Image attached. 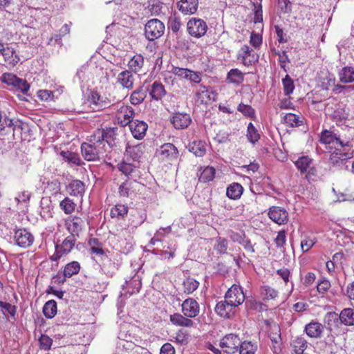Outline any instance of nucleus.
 Returning a JSON list of instances; mask_svg holds the SVG:
<instances>
[{
    "label": "nucleus",
    "mask_w": 354,
    "mask_h": 354,
    "mask_svg": "<svg viewBox=\"0 0 354 354\" xmlns=\"http://www.w3.org/2000/svg\"><path fill=\"white\" fill-rule=\"evenodd\" d=\"M320 142L325 145H328L330 148L346 147L351 145L348 138L343 136L339 132L332 130L325 129L321 133Z\"/></svg>",
    "instance_id": "nucleus-1"
},
{
    "label": "nucleus",
    "mask_w": 354,
    "mask_h": 354,
    "mask_svg": "<svg viewBox=\"0 0 354 354\" xmlns=\"http://www.w3.org/2000/svg\"><path fill=\"white\" fill-rule=\"evenodd\" d=\"M165 24L158 19H152L145 26V35L149 41L160 38L165 32Z\"/></svg>",
    "instance_id": "nucleus-2"
},
{
    "label": "nucleus",
    "mask_w": 354,
    "mask_h": 354,
    "mask_svg": "<svg viewBox=\"0 0 354 354\" xmlns=\"http://www.w3.org/2000/svg\"><path fill=\"white\" fill-rule=\"evenodd\" d=\"M75 242L76 238L73 235L68 236L62 244H56L55 253L50 257V259L57 261L63 256L68 254L73 248Z\"/></svg>",
    "instance_id": "nucleus-3"
},
{
    "label": "nucleus",
    "mask_w": 354,
    "mask_h": 354,
    "mask_svg": "<svg viewBox=\"0 0 354 354\" xmlns=\"http://www.w3.org/2000/svg\"><path fill=\"white\" fill-rule=\"evenodd\" d=\"M208 29L207 23L199 18L193 17L187 24L188 33L194 37L201 38L203 37Z\"/></svg>",
    "instance_id": "nucleus-4"
},
{
    "label": "nucleus",
    "mask_w": 354,
    "mask_h": 354,
    "mask_svg": "<svg viewBox=\"0 0 354 354\" xmlns=\"http://www.w3.org/2000/svg\"><path fill=\"white\" fill-rule=\"evenodd\" d=\"M353 157L352 145L349 147L336 148L329 157L330 162L333 165H339L344 161Z\"/></svg>",
    "instance_id": "nucleus-5"
},
{
    "label": "nucleus",
    "mask_w": 354,
    "mask_h": 354,
    "mask_svg": "<svg viewBox=\"0 0 354 354\" xmlns=\"http://www.w3.org/2000/svg\"><path fill=\"white\" fill-rule=\"evenodd\" d=\"M156 155L162 161L172 162L177 160L178 151L173 144L165 143L156 150Z\"/></svg>",
    "instance_id": "nucleus-6"
},
{
    "label": "nucleus",
    "mask_w": 354,
    "mask_h": 354,
    "mask_svg": "<svg viewBox=\"0 0 354 354\" xmlns=\"http://www.w3.org/2000/svg\"><path fill=\"white\" fill-rule=\"evenodd\" d=\"M241 339L238 335L227 334L220 342V346L223 352L227 354H234L238 351L240 347Z\"/></svg>",
    "instance_id": "nucleus-7"
},
{
    "label": "nucleus",
    "mask_w": 354,
    "mask_h": 354,
    "mask_svg": "<svg viewBox=\"0 0 354 354\" xmlns=\"http://www.w3.org/2000/svg\"><path fill=\"white\" fill-rule=\"evenodd\" d=\"M117 119L122 127L129 125L131 123L134 115V110L130 106H125L120 103L117 104Z\"/></svg>",
    "instance_id": "nucleus-8"
},
{
    "label": "nucleus",
    "mask_w": 354,
    "mask_h": 354,
    "mask_svg": "<svg viewBox=\"0 0 354 354\" xmlns=\"http://www.w3.org/2000/svg\"><path fill=\"white\" fill-rule=\"evenodd\" d=\"M225 299H227L236 308L243 303L245 295L241 286L234 284L228 289L225 295Z\"/></svg>",
    "instance_id": "nucleus-9"
},
{
    "label": "nucleus",
    "mask_w": 354,
    "mask_h": 354,
    "mask_svg": "<svg viewBox=\"0 0 354 354\" xmlns=\"http://www.w3.org/2000/svg\"><path fill=\"white\" fill-rule=\"evenodd\" d=\"M142 185L136 179L129 178L120 185L118 192L122 197H131L140 189Z\"/></svg>",
    "instance_id": "nucleus-10"
},
{
    "label": "nucleus",
    "mask_w": 354,
    "mask_h": 354,
    "mask_svg": "<svg viewBox=\"0 0 354 354\" xmlns=\"http://www.w3.org/2000/svg\"><path fill=\"white\" fill-rule=\"evenodd\" d=\"M14 239L17 245L24 248L30 246L35 239L34 236L25 228L17 230Z\"/></svg>",
    "instance_id": "nucleus-11"
},
{
    "label": "nucleus",
    "mask_w": 354,
    "mask_h": 354,
    "mask_svg": "<svg viewBox=\"0 0 354 354\" xmlns=\"http://www.w3.org/2000/svg\"><path fill=\"white\" fill-rule=\"evenodd\" d=\"M268 216L278 225H283L288 223L289 214L285 208L272 206L269 209Z\"/></svg>",
    "instance_id": "nucleus-12"
},
{
    "label": "nucleus",
    "mask_w": 354,
    "mask_h": 354,
    "mask_svg": "<svg viewBox=\"0 0 354 354\" xmlns=\"http://www.w3.org/2000/svg\"><path fill=\"white\" fill-rule=\"evenodd\" d=\"M236 308L227 299L218 302L215 306L216 313L221 317L230 319L235 314Z\"/></svg>",
    "instance_id": "nucleus-13"
},
{
    "label": "nucleus",
    "mask_w": 354,
    "mask_h": 354,
    "mask_svg": "<svg viewBox=\"0 0 354 354\" xmlns=\"http://www.w3.org/2000/svg\"><path fill=\"white\" fill-rule=\"evenodd\" d=\"M182 312L187 317L194 318L199 315L200 306L193 298H187L181 304Z\"/></svg>",
    "instance_id": "nucleus-14"
},
{
    "label": "nucleus",
    "mask_w": 354,
    "mask_h": 354,
    "mask_svg": "<svg viewBox=\"0 0 354 354\" xmlns=\"http://www.w3.org/2000/svg\"><path fill=\"white\" fill-rule=\"evenodd\" d=\"M0 55L3 56L5 64L8 66H14L20 61L16 50L12 46H3L1 49Z\"/></svg>",
    "instance_id": "nucleus-15"
},
{
    "label": "nucleus",
    "mask_w": 354,
    "mask_h": 354,
    "mask_svg": "<svg viewBox=\"0 0 354 354\" xmlns=\"http://www.w3.org/2000/svg\"><path fill=\"white\" fill-rule=\"evenodd\" d=\"M97 145L83 142L81 145V152L84 158L87 161H95L99 159Z\"/></svg>",
    "instance_id": "nucleus-16"
},
{
    "label": "nucleus",
    "mask_w": 354,
    "mask_h": 354,
    "mask_svg": "<svg viewBox=\"0 0 354 354\" xmlns=\"http://www.w3.org/2000/svg\"><path fill=\"white\" fill-rule=\"evenodd\" d=\"M129 127L133 136L138 140L144 138L148 129V125L145 122L138 120L131 121Z\"/></svg>",
    "instance_id": "nucleus-17"
},
{
    "label": "nucleus",
    "mask_w": 354,
    "mask_h": 354,
    "mask_svg": "<svg viewBox=\"0 0 354 354\" xmlns=\"http://www.w3.org/2000/svg\"><path fill=\"white\" fill-rule=\"evenodd\" d=\"M152 100L158 101L165 96L167 92L165 86L159 81H155L147 88Z\"/></svg>",
    "instance_id": "nucleus-18"
},
{
    "label": "nucleus",
    "mask_w": 354,
    "mask_h": 354,
    "mask_svg": "<svg viewBox=\"0 0 354 354\" xmlns=\"http://www.w3.org/2000/svg\"><path fill=\"white\" fill-rule=\"evenodd\" d=\"M135 77L133 73L129 70L120 72L117 77V83L122 88L132 89L133 87Z\"/></svg>",
    "instance_id": "nucleus-19"
},
{
    "label": "nucleus",
    "mask_w": 354,
    "mask_h": 354,
    "mask_svg": "<svg viewBox=\"0 0 354 354\" xmlns=\"http://www.w3.org/2000/svg\"><path fill=\"white\" fill-rule=\"evenodd\" d=\"M178 10L184 15H193L198 8V0H180L177 3Z\"/></svg>",
    "instance_id": "nucleus-20"
},
{
    "label": "nucleus",
    "mask_w": 354,
    "mask_h": 354,
    "mask_svg": "<svg viewBox=\"0 0 354 354\" xmlns=\"http://www.w3.org/2000/svg\"><path fill=\"white\" fill-rule=\"evenodd\" d=\"M171 122L176 129H183L189 127L192 119L187 113H176L173 115Z\"/></svg>",
    "instance_id": "nucleus-21"
},
{
    "label": "nucleus",
    "mask_w": 354,
    "mask_h": 354,
    "mask_svg": "<svg viewBox=\"0 0 354 354\" xmlns=\"http://www.w3.org/2000/svg\"><path fill=\"white\" fill-rule=\"evenodd\" d=\"M337 76L342 84L354 83V67L351 66L342 67L338 71Z\"/></svg>",
    "instance_id": "nucleus-22"
},
{
    "label": "nucleus",
    "mask_w": 354,
    "mask_h": 354,
    "mask_svg": "<svg viewBox=\"0 0 354 354\" xmlns=\"http://www.w3.org/2000/svg\"><path fill=\"white\" fill-rule=\"evenodd\" d=\"M89 102L98 109H104L113 104L106 97L101 96L96 92H93L89 97Z\"/></svg>",
    "instance_id": "nucleus-23"
},
{
    "label": "nucleus",
    "mask_w": 354,
    "mask_h": 354,
    "mask_svg": "<svg viewBox=\"0 0 354 354\" xmlns=\"http://www.w3.org/2000/svg\"><path fill=\"white\" fill-rule=\"evenodd\" d=\"M66 191L71 196L82 197L85 192V185L80 180H73L66 187Z\"/></svg>",
    "instance_id": "nucleus-24"
},
{
    "label": "nucleus",
    "mask_w": 354,
    "mask_h": 354,
    "mask_svg": "<svg viewBox=\"0 0 354 354\" xmlns=\"http://www.w3.org/2000/svg\"><path fill=\"white\" fill-rule=\"evenodd\" d=\"M145 65V59L141 54H136L128 62L129 71L134 73H138L142 71Z\"/></svg>",
    "instance_id": "nucleus-25"
},
{
    "label": "nucleus",
    "mask_w": 354,
    "mask_h": 354,
    "mask_svg": "<svg viewBox=\"0 0 354 354\" xmlns=\"http://www.w3.org/2000/svg\"><path fill=\"white\" fill-rule=\"evenodd\" d=\"M323 330V325L317 322H311L305 326V331L307 335L313 338L319 337Z\"/></svg>",
    "instance_id": "nucleus-26"
},
{
    "label": "nucleus",
    "mask_w": 354,
    "mask_h": 354,
    "mask_svg": "<svg viewBox=\"0 0 354 354\" xmlns=\"http://www.w3.org/2000/svg\"><path fill=\"white\" fill-rule=\"evenodd\" d=\"M170 322L178 326L192 327L194 326V322L189 317L180 313L170 315Z\"/></svg>",
    "instance_id": "nucleus-27"
},
{
    "label": "nucleus",
    "mask_w": 354,
    "mask_h": 354,
    "mask_svg": "<svg viewBox=\"0 0 354 354\" xmlns=\"http://www.w3.org/2000/svg\"><path fill=\"white\" fill-rule=\"evenodd\" d=\"M145 149V146L142 143L133 146H127L126 149L127 156H129L135 161H139L143 155Z\"/></svg>",
    "instance_id": "nucleus-28"
},
{
    "label": "nucleus",
    "mask_w": 354,
    "mask_h": 354,
    "mask_svg": "<svg viewBox=\"0 0 354 354\" xmlns=\"http://www.w3.org/2000/svg\"><path fill=\"white\" fill-rule=\"evenodd\" d=\"M118 169L124 174L125 176H131L132 179H136L139 176V171L137 169V167L133 165L131 163H128L126 162H122L118 165Z\"/></svg>",
    "instance_id": "nucleus-29"
},
{
    "label": "nucleus",
    "mask_w": 354,
    "mask_h": 354,
    "mask_svg": "<svg viewBox=\"0 0 354 354\" xmlns=\"http://www.w3.org/2000/svg\"><path fill=\"white\" fill-rule=\"evenodd\" d=\"M188 147L189 151L197 157H203L206 153V144L202 140H194Z\"/></svg>",
    "instance_id": "nucleus-30"
},
{
    "label": "nucleus",
    "mask_w": 354,
    "mask_h": 354,
    "mask_svg": "<svg viewBox=\"0 0 354 354\" xmlns=\"http://www.w3.org/2000/svg\"><path fill=\"white\" fill-rule=\"evenodd\" d=\"M341 324L345 326L354 325V309L346 308L343 309L339 315Z\"/></svg>",
    "instance_id": "nucleus-31"
},
{
    "label": "nucleus",
    "mask_w": 354,
    "mask_h": 354,
    "mask_svg": "<svg viewBox=\"0 0 354 354\" xmlns=\"http://www.w3.org/2000/svg\"><path fill=\"white\" fill-rule=\"evenodd\" d=\"M243 192V187L238 183H233L230 185L226 190V195L228 198L233 200L239 199Z\"/></svg>",
    "instance_id": "nucleus-32"
},
{
    "label": "nucleus",
    "mask_w": 354,
    "mask_h": 354,
    "mask_svg": "<svg viewBox=\"0 0 354 354\" xmlns=\"http://www.w3.org/2000/svg\"><path fill=\"white\" fill-rule=\"evenodd\" d=\"M147 90L143 86H140L132 92L130 96V102L133 105L141 104L147 97Z\"/></svg>",
    "instance_id": "nucleus-33"
},
{
    "label": "nucleus",
    "mask_w": 354,
    "mask_h": 354,
    "mask_svg": "<svg viewBox=\"0 0 354 354\" xmlns=\"http://www.w3.org/2000/svg\"><path fill=\"white\" fill-rule=\"evenodd\" d=\"M291 346L295 354H304L308 342L303 337H296L292 340Z\"/></svg>",
    "instance_id": "nucleus-34"
},
{
    "label": "nucleus",
    "mask_w": 354,
    "mask_h": 354,
    "mask_svg": "<svg viewBox=\"0 0 354 354\" xmlns=\"http://www.w3.org/2000/svg\"><path fill=\"white\" fill-rule=\"evenodd\" d=\"M227 80L230 83L240 84L244 80V74L237 68L231 69L227 73Z\"/></svg>",
    "instance_id": "nucleus-35"
},
{
    "label": "nucleus",
    "mask_w": 354,
    "mask_h": 354,
    "mask_svg": "<svg viewBox=\"0 0 354 354\" xmlns=\"http://www.w3.org/2000/svg\"><path fill=\"white\" fill-rule=\"evenodd\" d=\"M82 221L79 217H75L67 222V228L71 235H73L75 237L78 236L79 232L82 230Z\"/></svg>",
    "instance_id": "nucleus-36"
},
{
    "label": "nucleus",
    "mask_w": 354,
    "mask_h": 354,
    "mask_svg": "<svg viewBox=\"0 0 354 354\" xmlns=\"http://www.w3.org/2000/svg\"><path fill=\"white\" fill-rule=\"evenodd\" d=\"M312 161L313 160L308 156H301L295 162V164L301 173H304L308 171V169H311L310 166Z\"/></svg>",
    "instance_id": "nucleus-37"
},
{
    "label": "nucleus",
    "mask_w": 354,
    "mask_h": 354,
    "mask_svg": "<svg viewBox=\"0 0 354 354\" xmlns=\"http://www.w3.org/2000/svg\"><path fill=\"white\" fill-rule=\"evenodd\" d=\"M184 292L189 295L194 292L199 286V282L192 277H187L183 281Z\"/></svg>",
    "instance_id": "nucleus-38"
},
{
    "label": "nucleus",
    "mask_w": 354,
    "mask_h": 354,
    "mask_svg": "<svg viewBox=\"0 0 354 354\" xmlns=\"http://www.w3.org/2000/svg\"><path fill=\"white\" fill-rule=\"evenodd\" d=\"M285 124L287 126L294 127H299L302 124L303 121L301 120V117L299 115L294 113H286L283 118Z\"/></svg>",
    "instance_id": "nucleus-39"
},
{
    "label": "nucleus",
    "mask_w": 354,
    "mask_h": 354,
    "mask_svg": "<svg viewBox=\"0 0 354 354\" xmlns=\"http://www.w3.org/2000/svg\"><path fill=\"white\" fill-rule=\"evenodd\" d=\"M272 330H274V333H270V338L273 344L274 352L277 353V351L280 350L279 346L281 340L280 328L278 326H274Z\"/></svg>",
    "instance_id": "nucleus-40"
},
{
    "label": "nucleus",
    "mask_w": 354,
    "mask_h": 354,
    "mask_svg": "<svg viewBox=\"0 0 354 354\" xmlns=\"http://www.w3.org/2000/svg\"><path fill=\"white\" fill-rule=\"evenodd\" d=\"M43 313L46 317L53 318L57 313V303L54 300L47 301L43 307Z\"/></svg>",
    "instance_id": "nucleus-41"
},
{
    "label": "nucleus",
    "mask_w": 354,
    "mask_h": 354,
    "mask_svg": "<svg viewBox=\"0 0 354 354\" xmlns=\"http://www.w3.org/2000/svg\"><path fill=\"white\" fill-rule=\"evenodd\" d=\"M246 136L252 144H255L260 139L259 131L252 122H250L248 125Z\"/></svg>",
    "instance_id": "nucleus-42"
},
{
    "label": "nucleus",
    "mask_w": 354,
    "mask_h": 354,
    "mask_svg": "<svg viewBox=\"0 0 354 354\" xmlns=\"http://www.w3.org/2000/svg\"><path fill=\"white\" fill-rule=\"evenodd\" d=\"M80 270V265L77 261H72L66 264L64 270V276L65 277H71L77 274Z\"/></svg>",
    "instance_id": "nucleus-43"
},
{
    "label": "nucleus",
    "mask_w": 354,
    "mask_h": 354,
    "mask_svg": "<svg viewBox=\"0 0 354 354\" xmlns=\"http://www.w3.org/2000/svg\"><path fill=\"white\" fill-rule=\"evenodd\" d=\"M128 213L127 206L122 204H117L111 209V216L112 218H124Z\"/></svg>",
    "instance_id": "nucleus-44"
},
{
    "label": "nucleus",
    "mask_w": 354,
    "mask_h": 354,
    "mask_svg": "<svg viewBox=\"0 0 354 354\" xmlns=\"http://www.w3.org/2000/svg\"><path fill=\"white\" fill-rule=\"evenodd\" d=\"M59 207L65 214H69L75 211L76 203L70 198L66 197L60 202Z\"/></svg>",
    "instance_id": "nucleus-45"
},
{
    "label": "nucleus",
    "mask_w": 354,
    "mask_h": 354,
    "mask_svg": "<svg viewBox=\"0 0 354 354\" xmlns=\"http://www.w3.org/2000/svg\"><path fill=\"white\" fill-rule=\"evenodd\" d=\"M215 177V169L212 167H206L201 173L199 180L202 183H208L213 180Z\"/></svg>",
    "instance_id": "nucleus-46"
},
{
    "label": "nucleus",
    "mask_w": 354,
    "mask_h": 354,
    "mask_svg": "<svg viewBox=\"0 0 354 354\" xmlns=\"http://www.w3.org/2000/svg\"><path fill=\"white\" fill-rule=\"evenodd\" d=\"M60 154L64 160H66L68 162H71L75 165L80 166L84 163L77 153L68 151H62Z\"/></svg>",
    "instance_id": "nucleus-47"
},
{
    "label": "nucleus",
    "mask_w": 354,
    "mask_h": 354,
    "mask_svg": "<svg viewBox=\"0 0 354 354\" xmlns=\"http://www.w3.org/2000/svg\"><path fill=\"white\" fill-rule=\"evenodd\" d=\"M257 345L252 344L251 342H240V347L238 351L239 354H254L257 351Z\"/></svg>",
    "instance_id": "nucleus-48"
},
{
    "label": "nucleus",
    "mask_w": 354,
    "mask_h": 354,
    "mask_svg": "<svg viewBox=\"0 0 354 354\" xmlns=\"http://www.w3.org/2000/svg\"><path fill=\"white\" fill-rule=\"evenodd\" d=\"M260 292L263 299H274L278 297V291L268 286L261 288Z\"/></svg>",
    "instance_id": "nucleus-49"
},
{
    "label": "nucleus",
    "mask_w": 354,
    "mask_h": 354,
    "mask_svg": "<svg viewBox=\"0 0 354 354\" xmlns=\"http://www.w3.org/2000/svg\"><path fill=\"white\" fill-rule=\"evenodd\" d=\"M228 248V241L223 237L218 236L216 239V243L214 249L217 253L223 254L226 253Z\"/></svg>",
    "instance_id": "nucleus-50"
},
{
    "label": "nucleus",
    "mask_w": 354,
    "mask_h": 354,
    "mask_svg": "<svg viewBox=\"0 0 354 354\" xmlns=\"http://www.w3.org/2000/svg\"><path fill=\"white\" fill-rule=\"evenodd\" d=\"M283 93L286 95H288L292 93L295 89V85L293 80L290 78L288 75L282 80Z\"/></svg>",
    "instance_id": "nucleus-51"
},
{
    "label": "nucleus",
    "mask_w": 354,
    "mask_h": 354,
    "mask_svg": "<svg viewBox=\"0 0 354 354\" xmlns=\"http://www.w3.org/2000/svg\"><path fill=\"white\" fill-rule=\"evenodd\" d=\"M182 26L180 19L176 16L171 17L168 21V28L174 32L179 31Z\"/></svg>",
    "instance_id": "nucleus-52"
},
{
    "label": "nucleus",
    "mask_w": 354,
    "mask_h": 354,
    "mask_svg": "<svg viewBox=\"0 0 354 354\" xmlns=\"http://www.w3.org/2000/svg\"><path fill=\"white\" fill-rule=\"evenodd\" d=\"M238 111L242 113L245 116L254 118L255 115L254 109L250 105L239 104L237 108Z\"/></svg>",
    "instance_id": "nucleus-53"
},
{
    "label": "nucleus",
    "mask_w": 354,
    "mask_h": 354,
    "mask_svg": "<svg viewBox=\"0 0 354 354\" xmlns=\"http://www.w3.org/2000/svg\"><path fill=\"white\" fill-rule=\"evenodd\" d=\"M0 307L5 315H10L15 316L16 313V307L10 303L3 302L0 301Z\"/></svg>",
    "instance_id": "nucleus-54"
},
{
    "label": "nucleus",
    "mask_w": 354,
    "mask_h": 354,
    "mask_svg": "<svg viewBox=\"0 0 354 354\" xmlns=\"http://www.w3.org/2000/svg\"><path fill=\"white\" fill-rule=\"evenodd\" d=\"M14 126L12 120L6 115H3L0 111V131L6 130V128H11Z\"/></svg>",
    "instance_id": "nucleus-55"
},
{
    "label": "nucleus",
    "mask_w": 354,
    "mask_h": 354,
    "mask_svg": "<svg viewBox=\"0 0 354 354\" xmlns=\"http://www.w3.org/2000/svg\"><path fill=\"white\" fill-rule=\"evenodd\" d=\"M104 141L103 130L97 129L91 136L90 142L91 144L97 145Z\"/></svg>",
    "instance_id": "nucleus-56"
},
{
    "label": "nucleus",
    "mask_w": 354,
    "mask_h": 354,
    "mask_svg": "<svg viewBox=\"0 0 354 354\" xmlns=\"http://www.w3.org/2000/svg\"><path fill=\"white\" fill-rule=\"evenodd\" d=\"M13 86L20 90L24 94H26L30 88V85L26 80L19 77H17Z\"/></svg>",
    "instance_id": "nucleus-57"
},
{
    "label": "nucleus",
    "mask_w": 354,
    "mask_h": 354,
    "mask_svg": "<svg viewBox=\"0 0 354 354\" xmlns=\"http://www.w3.org/2000/svg\"><path fill=\"white\" fill-rule=\"evenodd\" d=\"M40 347L45 351L49 350L53 343V340L48 335H41L39 339Z\"/></svg>",
    "instance_id": "nucleus-58"
},
{
    "label": "nucleus",
    "mask_w": 354,
    "mask_h": 354,
    "mask_svg": "<svg viewBox=\"0 0 354 354\" xmlns=\"http://www.w3.org/2000/svg\"><path fill=\"white\" fill-rule=\"evenodd\" d=\"M104 141L109 145H111L115 138V132L113 129H103Z\"/></svg>",
    "instance_id": "nucleus-59"
},
{
    "label": "nucleus",
    "mask_w": 354,
    "mask_h": 354,
    "mask_svg": "<svg viewBox=\"0 0 354 354\" xmlns=\"http://www.w3.org/2000/svg\"><path fill=\"white\" fill-rule=\"evenodd\" d=\"M202 73L194 71L189 69L187 80L192 82L200 83L201 81Z\"/></svg>",
    "instance_id": "nucleus-60"
},
{
    "label": "nucleus",
    "mask_w": 354,
    "mask_h": 354,
    "mask_svg": "<svg viewBox=\"0 0 354 354\" xmlns=\"http://www.w3.org/2000/svg\"><path fill=\"white\" fill-rule=\"evenodd\" d=\"M250 42L254 48H259L262 44V37L259 34L252 32Z\"/></svg>",
    "instance_id": "nucleus-61"
},
{
    "label": "nucleus",
    "mask_w": 354,
    "mask_h": 354,
    "mask_svg": "<svg viewBox=\"0 0 354 354\" xmlns=\"http://www.w3.org/2000/svg\"><path fill=\"white\" fill-rule=\"evenodd\" d=\"M37 97L43 101H49L53 99V93L48 90H40L37 92Z\"/></svg>",
    "instance_id": "nucleus-62"
},
{
    "label": "nucleus",
    "mask_w": 354,
    "mask_h": 354,
    "mask_svg": "<svg viewBox=\"0 0 354 354\" xmlns=\"http://www.w3.org/2000/svg\"><path fill=\"white\" fill-rule=\"evenodd\" d=\"M286 232L284 230L279 231L277 237L274 239V242L277 246V248H282L283 245L286 243Z\"/></svg>",
    "instance_id": "nucleus-63"
},
{
    "label": "nucleus",
    "mask_w": 354,
    "mask_h": 354,
    "mask_svg": "<svg viewBox=\"0 0 354 354\" xmlns=\"http://www.w3.org/2000/svg\"><path fill=\"white\" fill-rule=\"evenodd\" d=\"M330 287V283L327 279H322L317 286V291L319 293H325Z\"/></svg>",
    "instance_id": "nucleus-64"
}]
</instances>
